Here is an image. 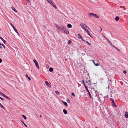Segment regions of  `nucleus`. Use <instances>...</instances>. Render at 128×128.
<instances>
[{"mask_svg": "<svg viewBox=\"0 0 128 128\" xmlns=\"http://www.w3.org/2000/svg\"><path fill=\"white\" fill-rule=\"evenodd\" d=\"M47 2L55 9L57 8L56 6L54 4V3L52 1V0H47Z\"/></svg>", "mask_w": 128, "mask_h": 128, "instance_id": "nucleus-1", "label": "nucleus"}, {"mask_svg": "<svg viewBox=\"0 0 128 128\" xmlns=\"http://www.w3.org/2000/svg\"><path fill=\"white\" fill-rule=\"evenodd\" d=\"M91 17V16H94L96 18H99V17L96 14H94V13H89L88 14Z\"/></svg>", "mask_w": 128, "mask_h": 128, "instance_id": "nucleus-2", "label": "nucleus"}, {"mask_svg": "<svg viewBox=\"0 0 128 128\" xmlns=\"http://www.w3.org/2000/svg\"><path fill=\"white\" fill-rule=\"evenodd\" d=\"M63 28L64 30L62 32L66 34H69V32L68 30H66V28H64V27H63Z\"/></svg>", "mask_w": 128, "mask_h": 128, "instance_id": "nucleus-3", "label": "nucleus"}, {"mask_svg": "<svg viewBox=\"0 0 128 128\" xmlns=\"http://www.w3.org/2000/svg\"><path fill=\"white\" fill-rule=\"evenodd\" d=\"M33 61L34 62V63L36 66L37 68L39 70L40 69L39 66V65L38 64L37 61L35 60H33Z\"/></svg>", "mask_w": 128, "mask_h": 128, "instance_id": "nucleus-4", "label": "nucleus"}, {"mask_svg": "<svg viewBox=\"0 0 128 128\" xmlns=\"http://www.w3.org/2000/svg\"><path fill=\"white\" fill-rule=\"evenodd\" d=\"M10 25H11V26L13 28L15 32L17 34H18V35L19 36H20V34L18 33V32L17 31V30L16 29V28H15V27H14V26L13 25V24H12V23H11Z\"/></svg>", "mask_w": 128, "mask_h": 128, "instance_id": "nucleus-5", "label": "nucleus"}, {"mask_svg": "<svg viewBox=\"0 0 128 128\" xmlns=\"http://www.w3.org/2000/svg\"><path fill=\"white\" fill-rule=\"evenodd\" d=\"M110 100L112 101V106L115 107H116L117 106L115 104L114 100L112 98H110Z\"/></svg>", "mask_w": 128, "mask_h": 128, "instance_id": "nucleus-6", "label": "nucleus"}, {"mask_svg": "<svg viewBox=\"0 0 128 128\" xmlns=\"http://www.w3.org/2000/svg\"><path fill=\"white\" fill-rule=\"evenodd\" d=\"M78 39H81L83 41H84V40L82 39V37L80 34H78Z\"/></svg>", "mask_w": 128, "mask_h": 128, "instance_id": "nucleus-7", "label": "nucleus"}, {"mask_svg": "<svg viewBox=\"0 0 128 128\" xmlns=\"http://www.w3.org/2000/svg\"><path fill=\"white\" fill-rule=\"evenodd\" d=\"M45 83L46 85L49 87L50 88L51 87V85L47 81H46Z\"/></svg>", "mask_w": 128, "mask_h": 128, "instance_id": "nucleus-8", "label": "nucleus"}, {"mask_svg": "<svg viewBox=\"0 0 128 128\" xmlns=\"http://www.w3.org/2000/svg\"><path fill=\"white\" fill-rule=\"evenodd\" d=\"M62 103L64 104L65 106L66 107H67L68 106V105L67 103L63 101V100H62Z\"/></svg>", "mask_w": 128, "mask_h": 128, "instance_id": "nucleus-9", "label": "nucleus"}, {"mask_svg": "<svg viewBox=\"0 0 128 128\" xmlns=\"http://www.w3.org/2000/svg\"><path fill=\"white\" fill-rule=\"evenodd\" d=\"M0 38L3 42L4 44H5L6 43V42L5 40H4L0 36Z\"/></svg>", "mask_w": 128, "mask_h": 128, "instance_id": "nucleus-10", "label": "nucleus"}, {"mask_svg": "<svg viewBox=\"0 0 128 128\" xmlns=\"http://www.w3.org/2000/svg\"><path fill=\"white\" fill-rule=\"evenodd\" d=\"M125 116L126 118H128V112H126L125 113Z\"/></svg>", "mask_w": 128, "mask_h": 128, "instance_id": "nucleus-11", "label": "nucleus"}, {"mask_svg": "<svg viewBox=\"0 0 128 128\" xmlns=\"http://www.w3.org/2000/svg\"><path fill=\"white\" fill-rule=\"evenodd\" d=\"M108 42L112 46V47H114V48H115L116 49H117V48L116 47H115V46H114V45H113L112 43L110 41V40H109V41Z\"/></svg>", "mask_w": 128, "mask_h": 128, "instance_id": "nucleus-12", "label": "nucleus"}, {"mask_svg": "<svg viewBox=\"0 0 128 128\" xmlns=\"http://www.w3.org/2000/svg\"><path fill=\"white\" fill-rule=\"evenodd\" d=\"M3 96L9 100H10V98L8 97V96H7L5 94H4V95Z\"/></svg>", "mask_w": 128, "mask_h": 128, "instance_id": "nucleus-13", "label": "nucleus"}, {"mask_svg": "<svg viewBox=\"0 0 128 128\" xmlns=\"http://www.w3.org/2000/svg\"><path fill=\"white\" fill-rule=\"evenodd\" d=\"M0 107L4 109V110H6L5 108L0 103Z\"/></svg>", "mask_w": 128, "mask_h": 128, "instance_id": "nucleus-14", "label": "nucleus"}, {"mask_svg": "<svg viewBox=\"0 0 128 128\" xmlns=\"http://www.w3.org/2000/svg\"><path fill=\"white\" fill-rule=\"evenodd\" d=\"M120 18L118 16H116L115 18V20L116 21H118L120 20Z\"/></svg>", "mask_w": 128, "mask_h": 128, "instance_id": "nucleus-15", "label": "nucleus"}, {"mask_svg": "<svg viewBox=\"0 0 128 128\" xmlns=\"http://www.w3.org/2000/svg\"><path fill=\"white\" fill-rule=\"evenodd\" d=\"M67 27L69 28H72V26L70 24H69L67 25Z\"/></svg>", "mask_w": 128, "mask_h": 128, "instance_id": "nucleus-16", "label": "nucleus"}, {"mask_svg": "<svg viewBox=\"0 0 128 128\" xmlns=\"http://www.w3.org/2000/svg\"><path fill=\"white\" fill-rule=\"evenodd\" d=\"M63 112L65 114H67L68 112H67V111L66 110H63Z\"/></svg>", "mask_w": 128, "mask_h": 128, "instance_id": "nucleus-17", "label": "nucleus"}, {"mask_svg": "<svg viewBox=\"0 0 128 128\" xmlns=\"http://www.w3.org/2000/svg\"><path fill=\"white\" fill-rule=\"evenodd\" d=\"M84 25H85V24H84L83 23H82L80 24V26L82 28H83L84 27Z\"/></svg>", "mask_w": 128, "mask_h": 128, "instance_id": "nucleus-18", "label": "nucleus"}, {"mask_svg": "<svg viewBox=\"0 0 128 128\" xmlns=\"http://www.w3.org/2000/svg\"><path fill=\"white\" fill-rule=\"evenodd\" d=\"M26 78H28L30 81L31 80V78L30 77H28V76L27 74L26 75Z\"/></svg>", "mask_w": 128, "mask_h": 128, "instance_id": "nucleus-19", "label": "nucleus"}, {"mask_svg": "<svg viewBox=\"0 0 128 128\" xmlns=\"http://www.w3.org/2000/svg\"><path fill=\"white\" fill-rule=\"evenodd\" d=\"M93 62L94 64V65L95 66H99V65L98 64V63H96V64L94 62Z\"/></svg>", "mask_w": 128, "mask_h": 128, "instance_id": "nucleus-20", "label": "nucleus"}, {"mask_svg": "<svg viewBox=\"0 0 128 128\" xmlns=\"http://www.w3.org/2000/svg\"><path fill=\"white\" fill-rule=\"evenodd\" d=\"M49 70L50 72H52L53 71L54 69L53 68H49Z\"/></svg>", "mask_w": 128, "mask_h": 128, "instance_id": "nucleus-21", "label": "nucleus"}, {"mask_svg": "<svg viewBox=\"0 0 128 128\" xmlns=\"http://www.w3.org/2000/svg\"><path fill=\"white\" fill-rule=\"evenodd\" d=\"M86 32L88 33V34L92 38V37L90 35V34L89 32V31L88 30H87L86 31Z\"/></svg>", "mask_w": 128, "mask_h": 128, "instance_id": "nucleus-22", "label": "nucleus"}, {"mask_svg": "<svg viewBox=\"0 0 128 128\" xmlns=\"http://www.w3.org/2000/svg\"><path fill=\"white\" fill-rule=\"evenodd\" d=\"M103 36L104 38L106 40H107L108 42L109 41V40L106 38V37L104 35H103Z\"/></svg>", "mask_w": 128, "mask_h": 128, "instance_id": "nucleus-23", "label": "nucleus"}, {"mask_svg": "<svg viewBox=\"0 0 128 128\" xmlns=\"http://www.w3.org/2000/svg\"><path fill=\"white\" fill-rule=\"evenodd\" d=\"M22 116L25 120H26V119L27 118L25 116L22 115Z\"/></svg>", "mask_w": 128, "mask_h": 128, "instance_id": "nucleus-24", "label": "nucleus"}, {"mask_svg": "<svg viewBox=\"0 0 128 128\" xmlns=\"http://www.w3.org/2000/svg\"><path fill=\"white\" fill-rule=\"evenodd\" d=\"M84 42H85L86 43L88 44L90 46L91 45V44H90V43L88 42V41H85V40H84Z\"/></svg>", "mask_w": 128, "mask_h": 128, "instance_id": "nucleus-25", "label": "nucleus"}, {"mask_svg": "<svg viewBox=\"0 0 128 128\" xmlns=\"http://www.w3.org/2000/svg\"><path fill=\"white\" fill-rule=\"evenodd\" d=\"M88 94H89V95L90 96V98H92V96L91 95V94H90V92H88Z\"/></svg>", "mask_w": 128, "mask_h": 128, "instance_id": "nucleus-26", "label": "nucleus"}, {"mask_svg": "<svg viewBox=\"0 0 128 128\" xmlns=\"http://www.w3.org/2000/svg\"><path fill=\"white\" fill-rule=\"evenodd\" d=\"M21 122L25 127H28L27 125H26V124H25L22 121Z\"/></svg>", "mask_w": 128, "mask_h": 128, "instance_id": "nucleus-27", "label": "nucleus"}, {"mask_svg": "<svg viewBox=\"0 0 128 128\" xmlns=\"http://www.w3.org/2000/svg\"><path fill=\"white\" fill-rule=\"evenodd\" d=\"M58 28L59 29H60V30H61L62 31V32H63V30H64L63 28V29H62L60 27H58Z\"/></svg>", "mask_w": 128, "mask_h": 128, "instance_id": "nucleus-28", "label": "nucleus"}, {"mask_svg": "<svg viewBox=\"0 0 128 128\" xmlns=\"http://www.w3.org/2000/svg\"><path fill=\"white\" fill-rule=\"evenodd\" d=\"M72 41L71 40H69L68 41V44H71Z\"/></svg>", "mask_w": 128, "mask_h": 128, "instance_id": "nucleus-29", "label": "nucleus"}, {"mask_svg": "<svg viewBox=\"0 0 128 128\" xmlns=\"http://www.w3.org/2000/svg\"><path fill=\"white\" fill-rule=\"evenodd\" d=\"M12 10L15 12H17V11L14 8H12Z\"/></svg>", "mask_w": 128, "mask_h": 128, "instance_id": "nucleus-30", "label": "nucleus"}, {"mask_svg": "<svg viewBox=\"0 0 128 128\" xmlns=\"http://www.w3.org/2000/svg\"><path fill=\"white\" fill-rule=\"evenodd\" d=\"M56 93L58 94V95H59L60 94L59 92L57 91H56L55 92Z\"/></svg>", "mask_w": 128, "mask_h": 128, "instance_id": "nucleus-31", "label": "nucleus"}, {"mask_svg": "<svg viewBox=\"0 0 128 128\" xmlns=\"http://www.w3.org/2000/svg\"><path fill=\"white\" fill-rule=\"evenodd\" d=\"M85 88L86 89V91L87 92H89V91L88 90V88L87 87H85Z\"/></svg>", "mask_w": 128, "mask_h": 128, "instance_id": "nucleus-32", "label": "nucleus"}, {"mask_svg": "<svg viewBox=\"0 0 128 128\" xmlns=\"http://www.w3.org/2000/svg\"><path fill=\"white\" fill-rule=\"evenodd\" d=\"M2 45V46H3V47L4 48V49H5V48H6L4 44H1V45Z\"/></svg>", "mask_w": 128, "mask_h": 128, "instance_id": "nucleus-33", "label": "nucleus"}, {"mask_svg": "<svg viewBox=\"0 0 128 128\" xmlns=\"http://www.w3.org/2000/svg\"><path fill=\"white\" fill-rule=\"evenodd\" d=\"M108 81H109V82L110 84H112V82L111 80H109Z\"/></svg>", "mask_w": 128, "mask_h": 128, "instance_id": "nucleus-34", "label": "nucleus"}, {"mask_svg": "<svg viewBox=\"0 0 128 128\" xmlns=\"http://www.w3.org/2000/svg\"><path fill=\"white\" fill-rule=\"evenodd\" d=\"M72 95L74 97L75 96V95L74 94V93H72Z\"/></svg>", "mask_w": 128, "mask_h": 128, "instance_id": "nucleus-35", "label": "nucleus"}, {"mask_svg": "<svg viewBox=\"0 0 128 128\" xmlns=\"http://www.w3.org/2000/svg\"><path fill=\"white\" fill-rule=\"evenodd\" d=\"M0 94L2 96H4V94L0 92Z\"/></svg>", "mask_w": 128, "mask_h": 128, "instance_id": "nucleus-36", "label": "nucleus"}, {"mask_svg": "<svg viewBox=\"0 0 128 128\" xmlns=\"http://www.w3.org/2000/svg\"><path fill=\"white\" fill-rule=\"evenodd\" d=\"M123 73L124 74H126L127 73V72L126 70H124L123 72Z\"/></svg>", "mask_w": 128, "mask_h": 128, "instance_id": "nucleus-37", "label": "nucleus"}, {"mask_svg": "<svg viewBox=\"0 0 128 128\" xmlns=\"http://www.w3.org/2000/svg\"><path fill=\"white\" fill-rule=\"evenodd\" d=\"M67 102L68 103H70V100L69 99H67Z\"/></svg>", "mask_w": 128, "mask_h": 128, "instance_id": "nucleus-38", "label": "nucleus"}, {"mask_svg": "<svg viewBox=\"0 0 128 128\" xmlns=\"http://www.w3.org/2000/svg\"><path fill=\"white\" fill-rule=\"evenodd\" d=\"M91 81H92V80H88V82H89L90 83V85L92 84L91 83Z\"/></svg>", "mask_w": 128, "mask_h": 128, "instance_id": "nucleus-39", "label": "nucleus"}, {"mask_svg": "<svg viewBox=\"0 0 128 128\" xmlns=\"http://www.w3.org/2000/svg\"><path fill=\"white\" fill-rule=\"evenodd\" d=\"M26 1L28 3H30V0H26Z\"/></svg>", "mask_w": 128, "mask_h": 128, "instance_id": "nucleus-40", "label": "nucleus"}, {"mask_svg": "<svg viewBox=\"0 0 128 128\" xmlns=\"http://www.w3.org/2000/svg\"><path fill=\"white\" fill-rule=\"evenodd\" d=\"M83 84H84V87H85H85H87V86H86V84H85V83H84H84H83Z\"/></svg>", "mask_w": 128, "mask_h": 128, "instance_id": "nucleus-41", "label": "nucleus"}, {"mask_svg": "<svg viewBox=\"0 0 128 128\" xmlns=\"http://www.w3.org/2000/svg\"><path fill=\"white\" fill-rule=\"evenodd\" d=\"M101 68H102V70H105V69H104V68L103 66H102Z\"/></svg>", "mask_w": 128, "mask_h": 128, "instance_id": "nucleus-42", "label": "nucleus"}, {"mask_svg": "<svg viewBox=\"0 0 128 128\" xmlns=\"http://www.w3.org/2000/svg\"><path fill=\"white\" fill-rule=\"evenodd\" d=\"M2 60L0 58V63H1L2 62Z\"/></svg>", "mask_w": 128, "mask_h": 128, "instance_id": "nucleus-43", "label": "nucleus"}, {"mask_svg": "<svg viewBox=\"0 0 128 128\" xmlns=\"http://www.w3.org/2000/svg\"><path fill=\"white\" fill-rule=\"evenodd\" d=\"M81 82H82V83H83V84L84 83V81L83 80L81 81Z\"/></svg>", "mask_w": 128, "mask_h": 128, "instance_id": "nucleus-44", "label": "nucleus"}, {"mask_svg": "<svg viewBox=\"0 0 128 128\" xmlns=\"http://www.w3.org/2000/svg\"><path fill=\"white\" fill-rule=\"evenodd\" d=\"M104 72H105L106 73V70L105 69V70H104Z\"/></svg>", "mask_w": 128, "mask_h": 128, "instance_id": "nucleus-45", "label": "nucleus"}, {"mask_svg": "<svg viewBox=\"0 0 128 128\" xmlns=\"http://www.w3.org/2000/svg\"><path fill=\"white\" fill-rule=\"evenodd\" d=\"M84 26H85L86 27V28H88V27L87 26H86V25L85 24V25H84Z\"/></svg>", "mask_w": 128, "mask_h": 128, "instance_id": "nucleus-46", "label": "nucleus"}, {"mask_svg": "<svg viewBox=\"0 0 128 128\" xmlns=\"http://www.w3.org/2000/svg\"><path fill=\"white\" fill-rule=\"evenodd\" d=\"M100 31L101 32V31H102V29L101 28H100Z\"/></svg>", "mask_w": 128, "mask_h": 128, "instance_id": "nucleus-47", "label": "nucleus"}, {"mask_svg": "<svg viewBox=\"0 0 128 128\" xmlns=\"http://www.w3.org/2000/svg\"><path fill=\"white\" fill-rule=\"evenodd\" d=\"M1 100H4V99L2 98Z\"/></svg>", "mask_w": 128, "mask_h": 128, "instance_id": "nucleus-48", "label": "nucleus"}, {"mask_svg": "<svg viewBox=\"0 0 128 128\" xmlns=\"http://www.w3.org/2000/svg\"><path fill=\"white\" fill-rule=\"evenodd\" d=\"M86 28L85 27H84L83 28V29L84 30H85V29Z\"/></svg>", "mask_w": 128, "mask_h": 128, "instance_id": "nucleus-49", "label": "nucleus"}, {"mask_svg": "<svg viewBox=\"0 0 128 128\" xmlns=\"http://www.w3.org/2000/svg\"><path fill=\"white\" fill-rule=\"evenodd\" d=\"M0 48H1V49H2V46H0Z\"/></svg>", "mask_w": 128, "mask_h": 128, "instance_id": "nucleus-50", "label": "nucleus"}, {"mask_svg": "<svg viewBox=\"0 0 128 128\" xmlns=\"http://www.w3.org/2000/svg\"><path fill=\"white\" fill-rule=\"evenodd\" d=\"M88 29L89 30H91L88 27Z\"/></svg>", "mask_w": 128, "mask_h": 128, "instance_id": "nucleus-51", "label": "nucleus"}, {"mask_svg": "<svg viewBox=\"0 0 128 128\" xmlns=\"http://www.w3.org/2000/svg\"><path fill=\"white\" fill-rule=\"evenodd\" d=\"M86 83L87 84H88V82L87 81H86Z\"/></svg>", "mask_w": 128, "mask_h": 128, "instance_id": "nucleus-52", "label": "nucleus"}, {"mask_svg": "<svg viewBox=\"0 0 128 128\" xmlns=\"http://www.w3.org/2000/svg\"><path fill=\"white\" fill-rule=\"evenodd\" d=\"M84 30L86 32V31L88 30L87 29H86V28L85 29V30Z\"/></svg>", "mask_w": 128, "mask_h": 128, "instance_id": "nucleus-53", "label": "nucleus"}, {"mask_svg": "<svg viewBox=\"0 0 128 128\" xmlns=\"http://www.w3.org/2000/svg\"><path fill=\"white\" fill-rule=\"evenodd\" d=\"M117 49V50H118V51H120V50H119V49H118L117 48V49Z\"/></svg>", "mask_w": 128, "mask_h": 128, "instance_id": "nucleus-54", "label": "nucleus"}, {"mask_svg": "<svg viewBox=\"0 0 128 128\" xmlns=\"http://www.w3.org/2000/svg\"><path fill=\"white\" fill-rule=\"evenodd\" d=\"M120 8H122V6H120Z\"/></svg>", "mask_w": 128, "mask_h": 128, "instance_id": "nucleus-55", "label": "nucleus"}, {"mask_svg": "<svg viewBox=\"0 0 128 128\" xmlns=\"http://www.w3.org/2000/svg\"><path fill=\"white\" fill-rule=\"evenodd\" d=\"M42 117V116L41 115H40V118H41Z\"/></svg>", "mask_w": 128, "mask_h": 128, "instance_id": "nucleus-56", "label": "nucleus"}, {"mask_svg": "<svg viewBox=\"0 0 128 128\" xmlns=\"http://www.w3.org/2000/svg\"><path fill=\"white\" fill-rule=\"evenodd\" d=\"M125 9H126V8H124V10H125Z\"/></svg>", "mask_w": 128, "mask_h": 128, "instance_id": "nucleus-57", "label": "nucleus"}, {"mask_svg": "<svg viewBox=\"0 0 128 128\" xmlns=\"http://www.w3.org/2000/svg\"><path fill=\"white\" fill-rule=\"evenodd\" d=\"M93 84H96V83H93Z\"/></svg>", "mask_w": 128, "mask_h": 128, "instance_id": "nucleus-58", "label": "nucleus"}, {"mask_svg": "<svg viewBox=\"0 0 128 128\" xmlns=\"http://www.w3.org/2000/svg\"><path fill=\"white\" fill-rule=\"evenodd\" d=\"M2 98H1V97H0V99H1Z\"/></svg>", "mask_w": 128, "mask_h": 128, "instance_id": "nucleus-59", "label": "nucleus"}, {"mask_svg": "<svg viewBox=\"0 0 128 128\" xmlns=\"http://www.w3.org/2000/svg\"><path fill=\"white\" fill-rule=\"evenodd\" d=\"M66 60H66V59H65V60H66Z\"/></svg>", "mask_w": 128, "mask_h": 128, "instance_id": "nucleus-60", "label": "nucleus"}, {"mask_svg": "<svg viewBox=\"0 0 128 128\" xmlns=\"http://www.w3.org/2000/svg\"><path fill=\"white\" fill-rule=\"evenodd\" d=\"M1 43H0V45H1Z\"/></svg>", "mask_w": 128, "mask_h": 128, "instance_id": "nucleus-61", "label": "nucleus"}, {"mask_svg": "<svg viewBox=\"0 0 128 128\" xmlns=\"http://www.w3.org/2000/svg\"><path fill=\"white\" fill-rule=\"evenodd\" d=\"M4 56V57L6 56Z\"/></svg>", "mask_w": 128, "mask_h": 128, "instance_id": "nucleus-62", "label": "nucleus"}, {"mask_svg": "<svg viewBox=\"0 0 128 128\" xmlns=\"http://www.w3.org/2000/svg\"><path fill=\"white\" fill-rule=\"evenodd\" d=\"M2 54L4 55V54Z\"/></svg>", "mask_w": 128, "mask_h": 128, "instance_id": "nucleus-63", "label": "nucleus"}]
</instances>
